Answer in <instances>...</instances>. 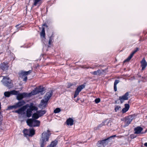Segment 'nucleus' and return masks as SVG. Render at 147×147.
Instances as JSON below:
<instances>
[{
    "label": "nucleus",
    "mask_w": 147,
    "mask_h": 147,
    "mask_svg": "<svg viewBox=\"0 0 147 147\" xmlns=\"http://www.w3.org/2000/svg\"><path fill=\"white\" fill-rule=\"evenodd\" d=\"M51 133L49 130L44 131L40 136V143L41 147H44L49 141Z\"/></svg>",
    "instance_id": "f257e3e1"
},
{
    "label": "nucleus",
    "mask_w": 147,
    "mask_h": 147,
    "mask_svg": "<svg viewBox=\"0 0 147 147\" xmlns=\"http://www.w3.org/2000/svg\"><path fill=\"white\" fill-rule=\"evenodd\" d=\"M1 82L3 84L8 88H10L13 86L12 80L7 76H3Z\"/></svg>",
    "instance_id": "f03ea898"
},
{
    "label": "nucleus",
    "mask_w": 147,
    "mask_h": 147,
    "mask_svg": "<svg viewBox=\"0 0 147 147\" xmlns=\"http://www.w3.org/2000/svg\"><path fill=\"white\" fill-rule=\"evenodd\" d=\"M26 123L30 127H36L40 126V121L34 119H28L26 121Z\"/></svg>",
    "instance_id": "7ed1b4c3"
},
{
    "label": "nucleus",
    "mask_w": 147,
    "mask_h": 147,
    "mask_svg": "<svg viewBox=\"0 0 147 147\" xmlns=\"http://www.w3.org/2000/svg\"><path fill=\"white\" fill-rule=\"evenodd\" d=\"M110 138V137H109L105 139L104 140L101 141H98L97 143V146L98 147H100L101 146H105L109 142V139Z\"/></svg>",
    "instance_id": "20e7f679"
},
{
    "label": "nucleus",
    "mask_w": 147,
    "mask_h": 147,
    "mask_svg": "<svg viewBox=\"0 0 147 147\" xmlns=\"http://www.w3.org/2000/svg\"><path fill=\"white\" fill-rule=\"evenodd\" d=\"M44 90V88L42 86H40L36 88L33 90L32 93L33 95L36 94L40 92H42Z\"/></svg>",
    "instance_id": "39448f33"
},
{
    "label": "nucleus",
    "mask_w": 147,
    "mask_h": 147,
    "mask_svg": "<svg viewBox=\"0 0 147 147\" xmlns=\"http://www.w3.org/2000/svg\"><path fill=\"white\" fill-rule=\"evenodd\" d=\"M85 87V85L84 84L82 85L79 86L77 88L75 92L74 95V98H76L79 94V92L82 90Z\"/></svg>",
    "instance_id": "423d86ee"
},
{
    "label": "nucleus",
    "mask_w": 147,
    "mask_h": 147,
    "mask_svg": "<svg viewBox=\"0 0 147 147\" xmlns=\"http://www.w3.org/2000/svg\"><path fill=\"white\" fill-rule=\"evenodd\" d=\"M29 96V94L28 93L23 92V93H20L18 94L17 95V99L18 100H20L24 98L27 97Z\"/></svg>",
    "instance_id": "0eeeda50"
},
{
    "label": "nucleus",
    "mask_w": 147,
    "mask_h": 147,
    "mask_svg": "<svg viewBox=\"0 0 147 147\" xmlns=\"http://www.w3.org/2000/svg\"><path fill=\"white\" fill-rule=\"evenodd\" d=\"M134 116L135 115H129L128 118L125 120V125H124L125 127L127 126L130 123L132 120L133 119Z\"/></svg>",
    "instance_id": "6e6552de"
},
{
    "label": "nucleus",
    "mask_w": 147,
    "mask_h": 147,
    "mask_svg": "<svg viewBox=\"0 0 147 147\" xmlns=\"http://www.w3.org/2000/svg\"><path fill=\"white\" fill-rule=\"evenodd\" d=\"M129 93L128 92H127L125 94L122 96L119 97V100L121 101V103H122L124 100H127L129 98Z\"/></svg>",
    "instance_id": "1a4fd4ad"
},
{
    "label": "nucleus",
    "mask_w": 147,
    "mask_h": 147,
    "mask_svg": "<svg viewBox=\"0 0 147 147\" xmlns=\"http://www.w3.org/2000/svg\"><path fill=\"white\" fill-rule=\"evenodd\" d=\"M53 94V91L51 90L47 93L44 98L45 100L48 101Z\"/></svg>",
    "instance_id": "9d476101"
},
{
    "label": "nucleus",
    "mask_w": 147,
    "mask_h": 147,
    "mask_svg": "<svg viewBox=\"0 0 147 147\" xmlns=\"http://www.w3.org/2000/svg\"><path fill=\"white\" fill-rule=\"evenodd\" d=\"M53 94V91L51 90L47 93L44 98L45 100L48 101Z\"/></svg>",
    "instance_id": "9b49d317"
},
{
    "label": "nucleus",
    "mask_w": 147,
    "mask_h": 147,
    "mask_svg": "<svg viewBox=\"0 0 147 147\" xmlns=\"http://www.w3.org/2000/svg\"><path fill=\"white\" fill-rule=\"evenodd\" d=\"M103 70L98 69L96 71H94L91 72L90 73L92 74L95 75L99 76L102 74V72L104 71Z\"/></svg>",
    "instance_id": "f8f14e48"
},
{
    "label": "nucleus",
    "mask_w": 147,
    "mask_h": 147,
    "mask_svg": "<svg viewBox=\"0 0 147 147\" xmlns=\"http://www.w3.org/2000/svg\"><path fill=\"white\" fill-rule=\"evenodd\" d=\"M9 66L8 64L5 63L4 62L2 63L0 65V68L3 71H6L8 69Z\"/></svg>",
    "instance_id": "ddd939ff"
},
{
    "label": "nucleus",
    "mask_w": 147,
    "mask_h": 147,
    "mask_svg": "<svg viewBox=\"0 0 147 147\" xmlns=\"http://www.w3.org/2000/svg\"><path fill=\"white\" fill-rule=\"evenodd\" d=\"M48 102V101L47 100H45L44 98L42 100L40 104V107L42 108L45 107L46 106Z\"/></svg>",
    "instance_id": "4468645a"
},
{
    "label": "nucleus",
    "mask_w": 147,
    "mask_h": 147,
    "mask_svg": "<svg viewBox=\"0 0 147 147\" xmlns=\"http://www.w3.org/2000/svg\"><path fill=\"white\" fill-rule=\"evenodd\" d=\"M26 109V106H23L18 110H16L15 112L20 114L22 113V112L25 111Z\"/></svg>",
    "instance_id": "2eb2a0df"
},
{
    "label": "nucleus",
    "mask_w": 147,
    "mask_h": 147,
    "mask_svg": "<svg viewBox=\"0 0 147 147\" xmlns=\"http://www.w3.org/2000/svg\"><path fill=\"white\" fill-rule=\"evenodd\" d=\"M142 70H144L147 65V63L144 58L141 62Z\"/></svg>",
    "instance_id": "dca6fc26"
},
{
    "label": "nucleus",
    "mask_w": 147,
    "mask_h": 147,
    "mask_svg": "<svg viewBox=\"0 0 147 147\" xmlns=\"http://www.w3.org/2000/svg\"><path fill=\"white\" fill-rule=\"evenodd\" d=\"M25 104V102L22 100L21 101H19L16 104L17 108L20 107L24 105Z\"/></svg>",
    "instance_id": "f3484780"
},
{
    "label": "nucleus",
    "mask_w": 147,
    "mask_h": 147,
    "mask_svg": "<svg viewBox=\"0 0 147 147\" xmlns=\"http://www.w3.org/2000/svg\"><path fill=\"white\" fill-rule=\"evenodd\" d=\"M74 120L71 118H69L66 121V122L67 124L68 125H70L72 126L74 124Z\"/></svg>",
    "instance_id": "a211bd4d"
},
{
    "label": "nucleus",
    "mask_w": 147,
    "mask_h": 147,
    "mask_svg": "<svg viewBox=\"0 0 147 147\" xmlns=\"http://www.w3.org/2000/svg\"><path fill=\"white\" fill-rule=\"evenodd\" d=\"M143 128L140 127H138L134 129L135 133L136 134H140Z\"/></svg>",
    "instance_id": "6ab92c4d"
},
{
    "label": "nucleus",
    "mask_w": 147,
    "mask_h": 147,
    "mask_svg": "<svg viewBox=\"0 0 147 147\" xmlns=\"http://www.w3.org/2000/svg\"><path fill=\"white\" fill-rule=\"evenodd\" d=\"M46 111L45 110H40L37 111V112L38 114L40 117L43 116L46 113Z\"/></svg>",
    "instance_id": "aec40b11"
},
{
    "label": "nucleus",
    "mask_w": 147,
    "mask_h": 147,
    "mask_svg": "<svg viewBox=\"0 0 147 147\" xmlns=\"http://www.w3.org/2000/svg\"><path fill=\"white\" fill-rule=\"evenodd\" d=\"M109 120L108 121V120H106L104 122H102L101 124H99L98 125L97 128L98 129H99L100 127H102L103 125H104L105 123H107V125H109Z\"/></svg>",
    "instance_id": "412c9836"
},
{
    "label": "nucleus",
    "mask_w": 147,
    "mask_h": 147,
    "mask_svg": "<svg viewBox=\"0 0 147 147\" xmlns=\"http://www.w3.org/2000/svg\"><path fill=\"white\" fill-rule=\"evenodd\" d=\"M57 141L56 140L52 141L51 144L47 147H55L57 144Z\"/></svg>",
    "instance_id": "4be33fe9"
},
{
    "label": "nucleus",
    "mask_w": 147,
    "mask_h": 147,
    "mask_svg": "<svg viewBox=\"0 0 147 147\" xmlns=\"http://www.w3.org/2000/svg\"><path fill=\"white\" fill-rule=\"evenodd\" d=\"M35 131L34 129H29V136L32 137L34 135Z\"/></svg>",
    "instance_id": "5701e85b"
},
{
    "label": "nucleus",
    "mask_w": 147,
    "mask_h": 147,
    "mask_svg": "<svg viewBox=\"0 0 147 147\" xmlns=\"http://www.w3.org/2000/svg\"><path fill=\"white\" fill-rule=\"evenodd\" d=\"M119 82V80H116L114 83V89L115 91L117 90V85Z\"/></svg>",
    "instance_id": "b1692460"
},
{
    "label": "nucleus",
    "mask_w": 147,
    "mask_h": 147,
    "mask_svg": "<svg viewBox=\"0 0 147 147\" xmlns=\"http://www.w3.org/2000/svg\"><path fill=\"white\" fill-rule=\"evenodd\" d=\"M42 0H34L33 4V6H36L37 4H39L40 5L42 3L41 1Z\"/></svg>",
    "instance_id": "393cba45"
},
{
    "label": "nucleus",
    "mask_w": 147,
    "mask_h": 147,
    "mask_svg": "<svg viewBox=\"0 0 147 147\" xmlns=\"http://www.w3.org/2000/svg\"><path fill=\"white\" fill-rule=\"evenodd\" d=\"M31 72V70H29L27 71L23 72L21 73V75L22 76H26L27 75L30 73Z\"/></svg>",
    "instance_id": "a878e982"
},
{
    "label": "nucleus",
    "mask_w": 147,
    "mask_h": 147,
    "mask_svg": "<svg viewBox=\"0 0 147 147\" xmlns=\"http://www.w3.org/2000/svg\"><path fill=\"white\" fill-rule=\"evenodd\" d=\"M32 112L30 109H27L26 111V116L28 117H30L31 116Z\"/></svg>",
    "instance_id": "bb28decb"
},
{
    "label": "nucleus",
    "mask_w": 147,
    "mask_h": 147,
    "mask_svg": "<svg viewBox=\"0 0 147 147\" xmlns=\"http://www.w3.org/2000/svg\"><path fill=\"white\" fill-rule=\"evenodd\" d=\"M40 36L43 38H45V28L44 27L42 28V31L40 34Z\"/></svg>",
    "instance_id": "cd10ccee"
},
{
    "label": "nucleus",
    "mask_w": 147,
    "mask_h": 147,
    "mask_svg": "<svg viewBox=\"0 0 147 147\" xmlns=\"http://www.w3.org/2000/svg\"><path fill=\"white\" fill-rule=\"evenodd\" d=\"M39 117L40 116L38 113H37V111L36 112V113H34L32 116V117L33 118V119H38Z\"/></svg>",
    "instance_id": "c85d7f7f"
},
{
    "label": "nucleus",
    "mask_w": 147,
    "mask_h": 147,
    "mask_svg": "<svg viewBox=\"0 0 147 147\" xmlns=\"http://www.w3.org/2000/svg\"><path fill=\"white\" fill-rule=\"evenodd\" d=\"M10 92V93L11 94V95H17L19 93V91H16L15 90H13L11 91Z\"/></svg>",
    "instance_id": "c756f323"
},
{
    "label": "nucleus",
    "mask_w": 147,
    "mask_h": 147,
    "mask_svg": "<svg viewBox=\"0 0 147 147\" xmlns=\"http://www.w3.org/2000/svg\"><path fill=\"white\" fill-rule=\"evenodd\" d=\"M28 109H30L32 112L33 110H36L37 109V108L36 107L33 105H30L29 107V108Z\"/></svg>",
    "instance_id": "7c9ffc66"
},
{
    "label": "nucleus",
    "mask_w": 147,
    "mask_h": 147,
    "mask_svg": "<svg viewBox=\"0 0 147 147\" xmlns=\"http://www.w3.org/2000/svg\"><path fill=\"white\" fill-rule=\"evenodd\" d=\"M23 132L25 136H29V129H25L23 131Z\"/></svg>",
    "instance_id": "2f4dec72"
},
{
    "label": "nucleus",
    "mask_w": 147,
    "mask_h": 147,
    "mask_svg": "<svg viewBox=\"0 0 147 147\" xmlns=\"http://www.w3.org/2000/svg\"><path fill=\"white\" fill-rule=\"evenodd\" d=\"M17 107L16 105V104L13 105L11 106L8 107L7 108V109L8 110H11L13 109H17Z\"/></svg>",
    "instance_id": "473e14b6"
},
{
    "label": "nucleus",
    "mask_w": 147,
    "mask_h": 147,
    "mask_svg": "<svg viewBox=\"0 0 147 147\" xmlns=\"http://www.w3.org/2000/svg\"><path fill=\"white\" fill-rule=\"evenodd\" d=\"M4 95L7 97H9L11 95L10 92L7 91L4 93Z\"/></svg>",
    "instance_id": "72a5a7b5"
},
{
    "label": "nucleus",
    "mask_w": 147,
    "mask_h": 147,
    "mask_svg": "<svg viewBox=\"0 0 147 147\" xmlns=\"http://www.w3.org/2000/svg\"><path fill=\"white\" fill-rule=\"evenodd\" d=\"M61 111V109L60 108H56L54 111V113H58L60 112Z\"/></svg>",
    "instance_id": "f704fd0d"
},
{
    "label": "nucleus",
    "mask_w": 147,
    "mask_h": 147,
    "mask_svg": "<svg viewBox=\"0 0 147 147\" xmlns=\"http://www.w3.org/2000/svg\"><path fill=\"white\" fill-rule=\"evenodd\" d=\"M132 57H133L132 56H131V55H130L128 57V58L123 61V62H128V61H129Z\"/></svg>",
    "instance_id": "c9c22d12"
},
{
    "label": "nucleus",
    "mask_w": 147,
    "mask_h": 147,
    "mask_svg": "<svg viewBox=\"0 0 147 147\" xmlns=\"http://www.w3.org/2000/svg\"><path fill=\"white\" fill-rule=\"evenodd\" d=\"M121 109V107L120 106H117L115 107V112H117L119 111V110Z\"/></svg>",
    "instance_id": "e433bc0d"
},
{
    "label": "nucleus",
    "mask_w": 147,
    "mask_h": 147,
    "mask_svg": "<svg viewBox=\"0 0 147 147\" xmlns=\"http://www.w3.org/2000/svg\"><path fill=\"white\" fill-rule=\"evenodd\" d=\"M100 99L99 98H96L95 100V102L96 103H98L100 101Z\"/></svg>",
    "instance_id": "4c0bfd02"
},
{
    "label": "nucleus",
    "mask_w": 147,
    "mask_h": 147,
    "mask_svg": "<svg viewBox=\"0 0 147 147\" xmlns=\"http://www.w3.org/2000/svg\"><path fill=\"white\" fill-rule=\"evenodd\" d=\"M22 26L21 25H20V24H18L16 26V27L17 28V31L19 30V29Z\"/></svg>",
    "instance_id": "58836bf2"
},
{
    "label": "nucleus",
    "mask_w": 147,
    "mask_h": 147,
    "mask_svg": "<svg viewBox=\"0 0 147 147\" xmlns=\"http://www.w3.org/2000/svg\"><path fill=\"white\" fill-rule=\"evenodd\" d=\"M125 109H127V110H128L129 109V105L128 104H126L125 105Z\"/></svg>",
    "instance_id": "ea45409f"
},
{
    "label": "nucleus",
    "mask_w": 147,
    "mask_h": 147,
    "mask_svg": "<svg viewBox=\"0 0 147 147\" xmlns=\"http://www.w3.org/2000/svg\"><path fill=\"white\" fill-rule=\"evenodd\" d=\"M128 110H127V109H125V108H124L122 110V112L123 113H125Z\"/></svg>",
    "instance_id": "a19ab883"
},
{
    "label": "nucleus",
    "mask_w": 147,
    "mask_h": 147,
    "mask_svg": "<svg viewBox=\"0 0 147 147\" xmlns=\"http://www.w3.org/2000/svg\"><path fill=\"white\" fill-rule=\"evenodd\" d=\"M23 77V76H22ZM24 78H23V80L24 81H26L27 80V76H23Z\"/></svg>",
    "instance_id": "79ce46f5"
},
{
    "label": "nucleus",
    "mask_w": 147,
    "mask_h": 147,
    "mask_svg": "<svg viewBox=\"0 0 147 147\" xmlns=\"http://www.w3.org/2000/svg\"><path fill=\"white\" fill-rule=\"evenodd\" d=\"M53 34H52L51 36L50 37L49 40H51V41H52L53 40Z\"/></svg>",
    "instance_id": "37998d69"
},
{
    "label": "nucleus",
    "mask_w": 147,
    "mask_h": 147,
    "mask_svg": "<svg viewBox=\"0 0 147 147\" xmlns=\"http://www.w3.org/2000/svg\"><path fill=\"white\" fill-rule=\"evenodd\" d=\"M73 85V84L71 83H69L68 84L67 87L68 88H70L71 86Z\"/></svg>",
    "instance_id": "c03bdc74"
},
{
    "label": "nucleus",
    "mask_w": 147,
    "mask_h": 147,
    "mask_svg": "<svg viewBox=\"0 0 147 147\" xmlns=\"http://www.w3.org/2000/svg\"><path fill=\"white\" fill-rule=\"evenodd\" d=\"M136 53V52H135L134 51L132 52V53H131V54H130V55L132 56V57L134 55V54Z\"/></svg>",
    "instance_id": "a18cd8bd"
},
{
    "label": "nucleus",
    "mask_w": 147,
    "mask_h": 147,
    "mask_svg": "<svg viewBox=\"0 0 147 147\" xmlns=\"http://www.w3.org/2000/svg\"><path fill=\"white\" fill-rule=\"evenodd\" d=\"M139 50L138 48H136V49L134 51L135 52H136L138 50Z\"/></svg>",
    "instance_id": "49530a36"
},
{
    "label": "nucleus",
    "mask_w": 147,
    "mask_h": 147,
    "mask_svg": "<svg viewBox=\"0 0 147 147\" xmlns=\"http://www.w3.org/2000/svg\"><path fill=\"white\" fill-rule=\"evenodd\" d=\"M52 41H51V40H49V45H51V43Z\"/></svg>",
    "instance_id": "de8ad7c7"
},
{
    "label": "nucleus",
    "mask_w": 147,
    "mask_h": 147,
    "mask_svg": "<svg viewBox=\"0 0 147 147\" xmlns=\"http://www.w3.org/2000/svg\"><path fill=\"white\" fill-rule=\"evenodd\" d=\"M52 41H51V40H49V45H51V43Z\"/></svg>",
    "instance_id": "09e8293b"
},
{
    "label": "nucleus",
    "mask_w": 147,
    "mask_h": 147,
    "mask_svg": "<svg viewBox=\"0 0 147 147\" xmlns=\"http://www.w3.org/2000/svg\"><path fill=\"white\" fill-rule=\"evenodd\" d=\"M115 136H116V135H114L111 136V138L115 137Z\"/></svg>",
    "instance_id": "8fccbe9b"
},
{
    "label": "nucleus",
    "mask_w": 147,
    "mask_h": 147,
    "mask_svg": "<svg viewBox=\"0 0 147 147\" xmlns=\"http://www.w3.org/2000/svg\"><path fill=\"white\" fill-rule=\"evenodd\" d=\"M144 145L145 146L147 147V142L145 143L144 144Z\"/></svg>",
    "instance_id": "3c124183"
},
{
    "label": "nucleus",
    "mask_w": 147,
    "mask_h": 147,
    "mask_svg": "<svg viewBox=\"0 0 147 147\" xmlns=\"http://www.w3.org/2000/svg\"><path fill=\"white\" fill-rule=\"evenodd\" d=\"M43 26H46L47 27V24H43Z\"/></svg>",
    "instance_id": "603ef678"
}]
</instances>
